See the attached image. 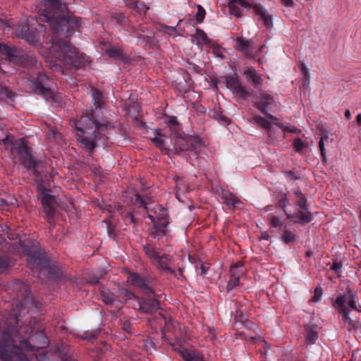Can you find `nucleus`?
<instances>
[{
  "mask_svg": "<svg viewBox=\"0 0 361 361\" xmlns=\"http://www.w3.org/2000/svg\"><path fill=\"white\" fill-rule=\"evenodd\" d=\"M206 15L205 10L201 5L197 6V13L195 15V20L197 23H202Z\"/></svg>",
  "mask_w": 361,
  "mask_h": 361,
  "instance_id": "obj_38",
  "label": "nucleus"
},
{
  "mask_svg": "<svg viewBox=\"0 0 361 361\" xmlns=\"http://www.w3.org/2000/svg\"><path fill=\"white\" fill-rule=\"evenodd\" d=\"M168 224V219H165L164 218H161V220L157 219L156 222H154V228L156 231V233H162L164 235L165 229Z\"/></svg>",
  "mask_w": 361,
  "mask_h": 361,
  "instance_id": "obj_32",
  "label": "nucleus"
},
{
  "mask_svg": "<svg viewBox=\"0 0 361 361\" xmlns=\"http://www.w3.org/2000/svg\"><path fill=\"white\" fill-rule=\"evenodd\" d=\"M283 5L285 6H291L293 5V0H280Z\"/></svg>",
  "mask_w": 361,
  "mask_h": 361,
  "instance_id": "obj_58",
  "label": "nucleus"
},
{
  "mask_svg": "<svg viewBox=\"0 0 361 361\" xmlns=\"http://www.w3.org/2000/svg\"><path fill=\"white\" fill-rule=\"evenodd\" d=\"M274 102L273 97L265 92H262L259 94L257 101L255 102V106L263 114L268 118L274 121H277L278 118L267 112V109L270 104Z\"/></svg>",
  "mask_w": 361,
  "mask_h": 361,
  "instance_id": "obj_19",
  "label": "nucleus"
},
{
  "mask_svg": "<svg viewBox=\"0 0 361 361\" xmlns=\"http://www.w3.org/2000/svg\"><path fill=\"white\" fill-rule=\"evenodd\" d=\"M335 305L341 309L342 320L344 326L348 330L357 329L360 327L361 324L359 322L354 321L349 317V312L346 307V305H348L351 309L359 311L354 300L353 294H350L349 295H341L336 298Z\"/></svg>",
  "mask_w": 361,
  "mask_h": 361,
  "instance_id": "obj_11",
  "label": "nucleus"
},
{
  "mask_svg": "<svg viewBox=\"0 0 361 361\" xmlns=\"http://www.w3.org/2000/svg\"><path fill=\"white\" fill-rule=\"evenodd\" d=\"M37 190V198L42 204L45 219L50 225L54 226L56 208L59 206L58 198L55 195L49 194L42 183L38 184Z\"/></svg>",
  "mask_w": 361,
  "mask_h": 361,
  "instance_id": "obj_10",
  "label": "nucleus"
},
{
  "mask_svg": "<svg viewBox=\"0 0 361 361\" xmlns=\"http://www.w3.org/2000/svg\"><path fill=\"white\" fill-rule=\"evenodd\" d=\"M293 147L295 150L299 152L304 148L305 144L300 138L297 137L293 141Z\"/></svg>",
  "mask_w": 361,
  "mask_h": 361,
  "instance_id": "obj_47",
  "label": "nucleus"
},
{
  "mask_svg": "<svg viewBox=\"0 0 361 361\" xmlns=\"http://www.w3.org/2000/svg\"><path fill=\"white\" fill-rule=\"evenodd\" d=\"M20 314L16 316V325H7L0 331V360L2 361H30L23 352L38 351L48 343L44 328L21 324Z\"/></svg>",
  "mask_w": 361,
  "mask_h": 361,
  "instance_id": "obj_2",
  "label": "nucleus"
},
{
  "mask_svg": "<svg viewBox=\"0 0 361 361\" xmlns=\"http://www.w3.org/2000/svg\"><path fill=\"white\" fill-rule=\"evenodd\" d=\"M132 30H133V35L135 37L145 40V36L143 35H142V33H141V32H145L144 28L135 29L134 27H132Z\"/></svg>",
  "mask_w": 361,
  "mask_h": 361,
  "instance_id": "obj_53",
  "label": "nucleus"
},
{
  "mask_svg": "<svg viewBox=\"0 0 361 361\" xmlns=\"http://www.w3.org/2000/svg\"><path fill=\"white\" fill-rule=\"evenodd\" d=\"M157 29L160 32L171 35L173 33L177 32V25L169 26L164 24H159L157 27Z\"/></svg>",
  "mask_w": 361,
  "mask_h": 361,
  "instance_id": "obj_36",
  "label": "nucleus"
},
{
  "mask_svg": "<svg viewBox=\"0 0 361 361\" xmlns=\"http://www.w3.org/2000/svg\"><path fill=\"white\" fill-rule=\"evenodd\" d=\"M154 137L152 138V142L162 152L168 153L169 147H165L164 143L166 136L162 134L161 129H156L154 132Z\"/></svg>",
  "mask_w": 361,
  "mask_h": 361,
  "instance_id": "obj_23",
  "label": "nucleus"
},
{
  "mask_svg": "<svg viewBox=\"0 0 361 361\" xmlns=\"http://www.w3.org/2000/svg\"><path fill=\"white\" fill-rule=\"evenodd\" d=\"M6 147H11V152L16 157L20 163L30 172V175L37 180H42V174L46 171V164L42 160H37L32 154V148L28 146L24 138L15 140L7 136L0 140Z\"/></svg>",
  "mask_w": 361,
  "mask_h": 361,
  "instance_id": "obj_4",
  "label": "nucleus"
},
{
  "mask_svg": "<svg viewBox=\"0 0 361 361\" xmlns=\"http://www.w3.org/2000/svg\"><path fill=\"white\" fill-rule=\"evenodd\" d=\"M13 291L16 293V298L18 300L17 306L20 307L22 311H29L30 307L34 306V300L30 295V286L27 283L16 280L12 286Z\"/></svg>",
  "mask_w": 361,
  "mask_h": 361,
  "instance_id": "obj_12",
  "label": "nucleus"
},
{
  "mask_svg": "<svg viewBox=\"0 0 361 361\" xmlns=\"http://www.w3.org/2000/svg\"><path fill=\"white\" fill-rule=\"evenodd\" d=\"M168 127L174 135H179L180 131V126L176 117L171 118L169 121Z\"/></svg>",
  "mask_w": 361,
  "mask_h": 361,
  "instance_id": "obj_35",
  "label": "nucleus"
},
{
  "mask_svg": "<svg viewBox=\"0 0 361 361\" xmlns=\"http://www.w3.org/2000/svg\"><path fill=\"white\" fill-rule=\"evenodd\" d=\"M183 357L185 361H204L199 355L188 351L183 354Z\"/></svg>",
  "mask_w": 361,
  "mask_h": 361,
  "instance_id": "obj_43",
  "label": "nucleus"
},
{
  "mask_svg": "<svg viewBox=\"0 0 361 361\" xmlns=\"http://www.w3.org/2000/svg\"><path fill=\"white\" fill-rule=\"evenodd\" d=\"M136 201L140 204L141 207H146L151 202V199L149 197H142L137 194L136 195Z\"/></svg>",
  "mask_w": 361,
  "mask_h": 361,
  "instance_id": "obj_46",
  "label": "nucleus"
},
{
  "mask_svg": "<svg viewBox=\"0 0 361 361\" xmlns=\"http://www.w3.org/2000/svg\"><path fill=\"white\" fill-rule=\"evenodd\" d=\"M150 278L145 276L142 277L136 273H130L128 277V281L132 286L139 288L140 290L144 291L145 293H151L152 288L149 286Z\"/></svg>",
  "mask_w": 361,
  "mask_h": 361,
  "instance_id": "obj_20",
  "label": "nucleus"
},
{
  "mask_svg": "<svg viewBox=\"0 0 361 361\" xmlns=\"http://www.w3.org/2000/svg\"><path fill=\"white\" fill-rule=\"evenodd\" d=\"M125 221H129L130 223L135 224V219L133 214L131 212H128L125 216Z\"/></svg>",
  "mask_w": 361,
  "mask_h": 361,
  "instance_id": "obj_57",
  "label": "nucleus"
},
{
  "mask_svg": "<svg viewBox=\"0 0 361 361\" xmlns=\"http://www.w3.org/2000/svg\"><path fill=\"white\" fill-rule=\"evenodd\" d=\"M225 82L226 87L228 88L233 94L238 95L240 99H245L252 95V90H247L246 87L241 84L237 73H233L225 76Z\"/></svg>",
  "mask_w": 361,
  "mask_h": 361,
  "instance_id": "obj_14",
  "label": "nucleus"
},
{
  "mask_svg": "<svg viewBox=\"0 0 361 361\" xmlns=\"http://www.w3.org/2000/svg\"><path fill=\"white\" fill-rule=\"evenodd\" d=\"M232 3H235L243 8H252L255 14L259 16V19L263 21L264 26L267 28L273 27L272 17L269 15L265 8L260 4H251L245 0H232Z\"/></svg>",
  "mask_w": 361,
  "mask_h": 361,
  "instance_id": "obj_15",
  "label": "nucleus"
},
{
  "mask_svg": "<svg viewBox=\"0 0 361 361\" xmlns=\"http://www.w3.org/2000/svg\"><path fill=\"white\" fill-rule=\"evenodd\" d=\"M356 122L358 126H361V114H359L356 116Z\"/></svg>",
  "mask_w": 361,
  "mask_h": 361,
  "instance_id": "obj_64",
  "label": "nucleus"
},
{
  "mask_svg": "<svg viewBox=\"0 0 361 361\" xmlns=\"http://www.w3.org/2000/svg\"><path fill=\"white\" fill-rule=\"evenodd\" d=\"M209 115L212 118L221 121L225 123H228L229 122L228 118L222 114V112L220 111V108H214L210 112Z\"/></svg>",
  "mask_w": 361,
  "mask_h": 361,
  "instance_id": "obj_31",
  "label": "nucleus"
},
{
  "mask_svg": "<svg viewBox=\"0 0 361 361\" xmlns=\"http://www.w3.org/2000/svg\"><path fill=\"white\" fill-rule=\"evenodd\" d=\"M331 269L336 274H338L341 270V265L340 263L334 262V264L331 267Z\"/></svg>",
  "mask_w": 361,
  "mask_h": 361,
  "instance_id": "obj_56",
  "label": "nucleus"
},
{
  "mask_svg": "<svg viewBox=\"0 0 361 361\" xmlns=\"http://www.w3.org/2000/svg\"><path fill=\"white\" fill-rule=\"evenodd\" d=\"M200 268V270H201L200 274L201 275H204L206 274V272H207V270H206L204 264H201Z\"/></svg>",
  "mask_w": 361,
  "mask_h": 361,
  "instance_id": "obj_62",
  "label": "nucleus"
},
{
  "mask_svg": "<svg viewBox=\"0 0 361 361\" xmlns=\"http://www.w3.org/2000/svg\"><path fill=\"white\" fill-rule=\"evenodd\" d=\"M106 229H107V233H108V235H109V237L115 238L116 236V226L114 224L109 223L107 225Z\"/></svg>",
  "mask_w": 361,
  "mask_h": 361,
  "instance_id": "obj_51",
  "label": "nucleus"
},
{
  "mask_svg": "<svg viewBox=\"0 0 361 361\" xmlns=\"http://www.w3.org/2000/svg\"><path fill=\"white\" fill-rule=\"evenodd\" d=\"M296 199V203L300 207V209L295 214H288L286 211L287 218L288 219L294 220L297 223H308L311 221V214L307 210V200L305 195L300 191L296 190L294 192Z\"/></svg>",
  "mask_w": 361,
  "mask_h": 361,
  "instance_id": "obj_13",
  "label": "nucleus"
},
{
  "mask_svg": "<svg viewBox=\"0 0 361 361\" xmlns=\"http://www.w3.org/2000/svg\"><path fill=\"white\" fill-rule=\"evenodd\" d=\"M229 8H230L231 14H233L237 17L241 16L242 13H241L240 8L238 6V5L235 3H232V0H231V2L229 3Z\"/></svg>",
  "mask_w": 361,
  "mask_h": 361,
  "instance_id": "obj_45",
  "label": "nucleus"
},
{
  "mask_svg": "<svg viewBox=\"0 0 361 361\" xmlns=\"http://www.w3.org/2000/svg\"><path fill=\"white\" fill-rule=\"evenodd\" d=\"M193 37L197 40V44L198 46H202V44L209 45L212 43V39H210L205 32L200 28H196Z\"/></svg>",
  "mask_w": 361,
  "mask_h": 361,
  "instance_id": "obj_26",
  "label": "nucleus"
},
{
  "mask_svg": "<svg viewBox=\"0 0 361 361\" xmlns=\"http://www.w3.org/2000/svg\"><path fill=\"white\" fill-rule=\"evenodd\" d=\"M106 54L111 58L114 59H121L123 60L125 59V56L123 51L121 49L111 47L106 50Z\"/></svg>",
  "mask_w": 361,
  "mask_h": 361,
  "instance_id": "obj_30",
  "label": "nucleus"
},
{
  "mask_svg": "<svg viewBox=\"0 0 361 361\" xmlns=\"http://www.w3.org/2000/svg\"><path fill=\"white\" fill-rule=\"evenodd\" d=\"M145 294L146 296L138 302L140 310L145 314L157 312L160 308V303L157 299L154 298V291L152 290L151 293Z\"/></svg>",
  "mask_w": 361,
  "mask_h": 361,
  "instance_id": "obj_18",
  "label": "nucleus"
},
{
  "mask_svg": "<svg viewBox=\"0 0 361 361\" xmlns=\"http://www.w3.org/2000/svg\"><path fill=\"white\" fill-rule=\"evenodd\" d=\"M270 224L274 228H280L282 226V222L276 216H272L270 219Z\"/></svg>",
  "mask_w": 361,
  "mask_h": 361,
  "instance_id": "obj_50",
  "label": "nucleus"
},
{
  "mask_svg": "<svg viewBox=\"0 0 361 361\" xmlns=\"http://www.w3.org/2000/svg\"><path fill=\"white\" fill-rule=\"evenodd\" d=\"M121 327L126 332L131 333V324L128 320L122 321Z\"/></svg>",
  "mask_w": 361,
  "mask_h": 361,
  "instance_id": "obj_52",
  "label": "nucleus"
},
{
  "mask_svg": "<svg viewBox=\"0 0 361 361\" xmlns=\"http://www.w3.org/2000/svg\"><path fill=\"white\" fill-rule=\"evenodd\" d=\"M317 302H318L322 295V288L317 287Z\"/></svg>",
  "mask_w": 361,
  "mask_h": 361,
  "instance_id": "obj_61",
  "label": "nucleus"
},
{
  "mask_svg": "<svg viewBox=\"0 0 361 361\" xmlns=\"http://www.w3.org/2000/svg\"><path fill=\"white\" fill-rule=\"evenodd\" d=\"M168 272L178 279H182L184 278L183 270L181 269L176 270L174 269L171 268Z\"/></svg>",
  "mask_w": 361,
  "mask_h": 361,
  "instance_id": "obj_49",
  "label": "nucleus"
},
{
  "mask_svg": "<svg viewBox=\"0 0 361 361\" xmlns=\"http://www.w3.org/2000/svg\"><path fill=\"white\" fill-rule=\"evenodd\" d=\"M74 126L78 132V140L87 150L89 156H92L97 142L103 138V130L114 128V126L107 121H99L93 111L88 114L81 116L79 120L75 121Z\"/></svg>",
  "mask_w": 361,
  "mask_h": 361,
  "instance_id": "obj_3",
  "label": "nucleus"
},
{
  "mask_svg": "<svg viewBox=\"0 0 361 361\" xmlns=\"http://www.w3.org/2000/svg\"><path fill=\"white\" fill-rule=\"evenodd\" d=\"M91 92L96 109H102L104 104L102 92L97 88H92Z\"/></svg>",
  "mask_w": 361,
  "mask_h": 361,
  "instance_id": "obj_29",
  "label": "nucleus"
},
{
  "mask_svg": "<svg viewBox=\"0 0 361 361\" xmlns=\"http://www.w3.org/2000/svg\"><path fill=\"white\" fill-rule=\"evenodd\" d=\"M133 11L139 14L145 13L149 8L142 1L137 0L133 4V6L130 7Z\"/></svg>",
  "mask_w": 361,
  "mask_h": 361,
  "instance_id": "obj_33",
  "label": "nucleus"
},
{
  "mask_svg": "<svg viewBox=\"0 0 361 361\" xmlns=\"http://www.w3.org/2000/svg\"><path fill=\"white\" fill-rule=\"evenodd\" d=\"M345 116L348 120L351 118V113H350V110H348V109L345 110Z\"/></svg>",
  "mask_w": 361,
  "mask_h": 361,
  "instance_id": "obj_63",
  "label": "nucleus"
},
{
  "mask_svg": "<svg viewBox=\"0 0 361 361\" xmlns=\"http://www.w3.org/2000/svg\"><path fill=\"white\" fill-rule=\"evenodd\" d=\"M99 333V332L97 330L90 332L86 331L84 333V335L82 336V338L84 340H87L88 341L93 342L98 337Z\"/></svg>",
  "mask_w": 361,
  "mask_h": 361,
  "instance_id": "obj_40",
  "label": "nucleus"
},
{
  "mask_svg": "<svg viewBox=\"0 0 361 361\" xmlns=\"http://www.w3.org/2000/svg\"><path fill=\"white\" fill-rule=\"evenodd\" d=\"M143 250L159 271L163 273L170 270V264L173 262V257L170 255L161 254L160 247L152 243L145 245Z\"/></svg>",
  "mask_w": 361,
  "mask_h": 361,
  "instance_id": "obj_9",
  "label": "nucleus"
},
{
  "mask_svg": "<svg viewBox=\"0 0 361 361\" xmlns=\"http://www.w3.org/2000/svg\"><path fill=\"white\" fill-rule=\"evenodd\" d=\"M100 279V276L96 275H92L89 278L88 282L92 285H96L99 283Z\"/></svg>",
  "mask_w": 361,
  "mask_h": 361,
  "instance_id": "obj_55",
  "label": "nucleus"
},
{
  "mask_svg": "<svg viewBox=\"0 0 361 361\" xmlns=\"http://www.w3.org/2000/svg\"><path fill=\"white\" fill-rule=\"evenodd\" d=\"M0 58H4L13 64L22 67L33 66L37 63L31 51L1 43H0Z\"/></svg>",
  "mask_w": 361,
  "mask_h": 361,
  "instance_id": "obj_7",
  "label": "nucleus"
},
{
  "mask_svg": "<svg viewBox=\"0 0 361 361\" xmlns=\"http://www.w3.org/2000/svg\"><path fill=\"white\" fill-rule=\"evenodd\" d=\"M44 9L37 18L39 23H47L53 32L51 54L60 61L66 69L78 70L85 66L88 57L80 53L68 39V33L80 27V20L68 10L61 0H43Z\"/></svg>",
  "mask_w": 361,
  "mask_h": 361,
  "instance_id": "obj_1",
  "label": "nucleus"
},
{
  "mask_svg": "<svg viewBox=\"0 0 361 361\" xmlns=\"http://www.w3.org/2000/svg\"><path fill=\"white\" fill-rule=\"evenodd\" d=\"M101 298L102 300L106 305H111L114 302V298H112V296L104 292L101 293Z\"/></svg>",
  "mask_w": 361,
  "mask_h": 361,
  "instance_id": "obj_48",
  "label": "nucleus"
},
{
  "mask_svg": "<svg viewBox=\"0 0 361 361\" xmlns=\"http://www.w3.org/2000/svg\"><path fill=\"white\" fill-rule=\"evenodd\" d=\"M235 41V50L242 53L247 59L253 60L257 59V54L255 53L252 39H246L245 37L240 36L236 37Z\"/></svg>",
  "mask_w": 361,
  "mask_h": 361,
  "instance_id": "obj_17",
  "label": "nucleus"
},
{
  "mask_svg": "<svg viewBox=\"0 0 361 361\" xmlns=\"http://www.w3.org/2000/svg\"><path fill=\"white\" fill-rule=\"evenodd\" d=\"M27 261L28 267L33 271L41 273L43 270L47 271L50 279H58L63 276L61 266L50 260L40 249H31L27 251Z\"/></svg>",
  "mask_w": 361,
  "mask_h": 361,
  "instance_id": "obj_5",
  "label": "nucleus"
},
{
  "mask_svg": "<svg viewBox=\"0 0 361 361\" xmlns=\"http://www.w3.org/2000/svg\"><path fill=\"white\" fill-rule=\"evenodd\" d=\"M14 32L16 37L25 39L30 44L37 45L39 42L38 32L35 28L30 27L27 22L17 24Z\"/></svg>",
  "mask_w": 361,
  "mask_h": 361,
  "instance_id": "obj_16",
  "label": "nucleus"
},
{
  "mask_svg": "<svg viewBox=\"0 0 361 361\" xmlns=\"http://www.w3.org/2000/svg\"><path fill=\"white\" fill-rule=\"evenodd\" d=\"M10 264L11 262L8 257L0 255V273L4 272Z\"/></svg>",
  "mask_w": 361,
  "mask_h": 361,
  "instance_id": "obj_41",
  "label": "nucleus"
},
{
  "mask_svg": "<svg viewBox=\"0 0 361 361\" xmlns=\"http://www.w3.org/2000/svg\"><path fill=\"white\" fill-rule=\"evenodd\" d=\"M13 97L14 93L7 87L3 86L0 82V99H12Z\"/></svg>",
  "mask_w": 361,
  "mask_h": 361,
  "instance_id": "obj_37",
  "label": "nucleus"
},
{
  "mask_svg": "<svg viewBox=\"0 0 361 361\" xmlns=\"http://www.w3.org/2000/svg\"><path fill=\"white\" fill-rule=\"evenodd\" d=\"M110 18L112 21L123 27L127 26L129 23L128 17L123 13H112Z\"/></svg>",
  "mask_w": 361,
  "mask_h": 361,
  "instance_id": "obj_28",
  "label": "nucleus"
},
{
  "mask_svg": "<svg viewBox=\"0 0 361 361\" xmlns=\"http://www.w3.org/2000/svg\"><path fill=\"white\" fill-rule=\"evenodd\" d=\"M247 80L256 89L262 86L263 80L262 75L252 67L247 68L244 71Z\"/></svg>",
  "mask_w": 361,
  "mask_h": 361,
  "instance_id": "obj_22",
  "label": "nucleus"
},
{
  "mask_svg": "<svg viewBox=\"0 0 361 361\" xmlns=\"http://www.w3.org/2000/svg\"><path fill=\"white\" fill-rule=\"evenodd\" d=\"M300 70L302 72V74L305 76L308 75V70L306 68L304 64H300Z\"/></svg>",
  "mask_w": 361,
  "mask_h": 361,
  "instance_id": "obj_59",
  "label": "nucleus"
},
{
  "mask_svg": "<svg viewBox=\"0 0 361 361\" xmlns=\"http://www.w3.org/2000/svg\"><path fill=\"white\" fill-rule=\"evenodd\" d=\"M240 274H235V272H231V279L226 286L228 291L233 290L235 287L238 286L240 282Z\"/></svg>",
  "mask_w": 361,
  "mask_h": 361,
  "instance_id": "obj_34",
  "label": "nucleus"
},
{
  "mask_svg": "<svg viewBox=\"0 0 361 361\" xmlns=\"http://www.w3.org/2000/svg\"><path fill=\"white\" fill-rule=\"evenodd\" d=\"M29 87L35 94L42 97L47 101L59 102L54 80L43 73H38L36 77L30 80Z\"/></svg>",
  "mask_w": 361,
  "mask_h": 361,
  "instance_id": "obj_6",
  "label": "nucleus"
},
{
  "mask_svg": "<svg viewBox=\"0 0 361 361\" xmlns=\"http://www.w3.org/2000/svg\"><path fill=\"white\" fill-rule=\"evenodd\" d=\"M156 217H157V219H160V220H161V218H164L165 219H168V214H167L166 209H165L163 207L159 208V213H158V214H157V216Z\"/></svg>",
  "mask_w": 361,
  "mask_h": 361,
  "instance_id": "obj_54",
  "label": "nucleus"
},
{
  "mask_svg": "<svg viewBox=\"0 0 361 361\" xmlns=\"http://www.w3.org/2000/svg\"><path fill=\"white\" fill-rule=\"evenodd\" d=\"M202 142L198 137L184 138L179 135L171 138V147H169L168 154H179L181 152L189 151L191 159H197L203 147Z\"/></svg>",
  "mask_w": 361,
  "mask_h": 361,
  "instance_id": "obj_8",
  "label": "nucleus"
},
{
  "mask_svg": "<svg viewBox=\"0 0 361 361\" xmlns=\"http://www.w3.org/2000/svg\"><path fill=\"white\" fill-rule=\"evenodd\" d=\"M305 343L313 345L316 341V324L310 323L304 329Z\"/></svg>",
  "mask_w": 361,
  "mask_h": 361,
  "instance_id": "obj_24",
  "label": "nucleus"
},
{
  "mask_svg": "<svg viewBox=\"0 0 361 361\" xmlns=\"http://www.w3.org/2000/svg\"><path fill=\"white\" fill-rule=\"evenodd\" d=\"M281 239L284 243L288 244L290 243L293 242L295 238V235L292 232L288 230H285L281 236Z\"/></svg>",
  "mask_w": 361,
  "mask_h": 361,
  "instance_id": "obj_39",
  "label": "nucleus"
},
{
  "mask_svg": "<svg viewBox=\"0 0 361 361\" xmlns=\"http://www.w3.org/2000/svg\"><path fill=\"white\" fill-rule=\"evenodd\" d=\"M252 119L255 123L264 128L269 133L271 131L272 124H274L276 122H279L278 120H272L273 122H271L261 116H255Z\"/></svg>",
  "mask_w": 361,
  "mask_h": 361,
  "instance_id": "obj_27",
  "label": "nucleus"
},
{
  "mask_svg": "<svg viewBox=\"0 0 361 361\" xmlns=\"http://www.w3.org/2000/svg\"><path fill=\"white\" fill-rule=\"evenodd\" d=\"M126 5L128 6V7H130L133 6V4L137 0H123Z\"/></svg>",
  "mask_w": 361,
  "mask_h": 361,
  "instance_id": "obj_60",
  "label": "nucleus"
},
{
  "mask_svg": "<svg viewBox=\"0 0 361 361\" xmlns=\"http://www.w3.org/2000/svg\"><path fill=\"white\" fill-rule=\"evenodd\" d=\"M223 204H226L229 209H234L241 203L238 197L229 190L221 189L219 193Z\"/></svg>",
  "mask_w": 361,
  "mask_h": 361,
  "instance_id": "obj_21",
  "label": "nucleus"
},
{
  "mask_svg": "<svg viewBox=\"0 0 361 361\" xmlns=\"http://www.w3.org/2000/svg\"><path fill=\"white\" fill-rule=\"evenodd\" d=\"M231 271L235 272V274H243V263L242 262H238L231 267Z\"/></svg>",
  "mask_w": 361,
  "mask_h": 361,
  "instance_id": "obj_44",
  "label": "nucleus"
},
{
  "mask_svg": "<svg viewBox=\"0 0 361 361\" xmlns=\"http://www.w3.org/2000/svg\"><path fill=\"white\" fill-rule=\"evenodd\" d=\"M333 139L329 137L326 132L322 130L320 140L319 142V147L320 149V154L322 159V161L326 163L327 159L325 153V145H331L332 144Z\"/></svg>",
  "mask_w": 361,
  "mask_h": 361,
  "instance_id": "obj_25",
  "label": "nucleus"
},
{
  "mask_svg": "<svg viewBox=\"0 0 361 361\" xmlns=\"http://www.w3.org/2000/svg\"><path fill=\"white\" fill-rule=\"evenodd\" d=\"M274 125L279 126V128H282L284 132H290L294 134H299L300 133V130L298 129L295 126H283L282 123L280 122H276L274 123Z\"/></svg>",
  "mask_w": 361,
  "mask_h": 361,
  "instance_id": "obj_42",
  "label": "nucleus"
}]
</instances>
